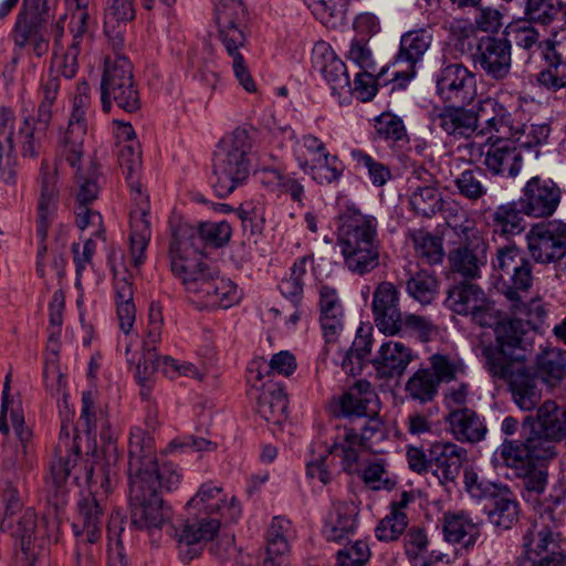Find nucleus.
Wrapping results in <instances>:
<instances>
[{
	"label": "nucleus",
	"mask_w": 566,
	"mask_h": 566,
	"mask_svg": "<svg viewBox=\"0 0 566 566\" xmlns=\"http://www.w3.org/2000/svg\"><path fill=\"white\" fill-rule=\"evenodd\" d=\"M337 245L349 273L357 276L373 273L380 265L382 249L377 219L347 207L338 218Z\"/></svg>",
	"instance_id": "nucleus-1"
},
{
	"label": "nucleus",
	"mask_w": 566,
	"mask_h": 566,
	"mask_svg": "<svg viewBox=\"0 0 566 566\" xmlns=\"http://www.w3.org/2000/svg\"><path fill=\"white\" fill-rule=\"evenodd\" d=\"M193 233L188 227H177L172 232L169 258L171 271L189 298L200 304L217 272L208 264L203 253H198V248L193 245L198 241H191Z\"/></svg>",
	"instance_id": "nucleus-2"
},
{
	"label": "nucleus",
	"mask_w": 566,
	"mask_h": 566,
	"mask_svg": "<svg viewBox=\"0 0 566 566\" xmlns=\"http://www.w3.org/2000/svg\"><path fill=\"white\" fill-rule=\"evenodd\" d=\"M250 150L251 140L245 129H235L218 143L212 171L216 178L213 188L219 197H228L248 179Z\"/></svg>",
	"instance_id": "nucleus-3"
},
{
	"label": "nucleus",
	"mask_w": 566,
	"mask_h": 566,
	"mask_svg": "<svg viewBox=\"0 0 566 566\" xmlns=\"http://www.w3.org/2000/svg\"><path fill=\"white\" fill-rule=\"evenodd\" d=\"M57 453L50 465L45 482L49 501L55 506H62L66 502L70 479L76 483L84 480L92 489L93 467L82 461L78 447L71 440L67 426H62Z\"/></svg>",
	"instance_id": "nucleus-4"
},
{
	"label": "nucleus",
	"mask_w": 566,
	"mask_h": 566,
	"mask_svg": "<svg viewBox=\"0 0 566 566\" xmlns=\"http://www.w3.org/2000/svg\"><path fill=\"white\" fill-rule=\"evenodd\" d=\"M505 300L511 317L496 325V344L512 350L524 349V337L530 331L542 332L548 311L538 296L526 301L525 297H514V293L510 291Z\"/></svg>",
	"instance_id": "nucleus-5"
},
{
	"label": "nucleus",
	"mask_w": 566,
	"mask_h": 566,
	"mask_svg": "<svg viewBox=\"0 0 566 566\" xmlns=\"http://www.w3.org/2000/svg\"><path fill=\"white\" fill-rule=\"evenodd\" d=\"M99 92L105 113L111 112L113 102L127 113L139 109L140 96L127 57L114 55L105 59Z\"/></svg>",
	"instance_id": "nucleus-6"
},
{
	"label": "nucleus",
	"mask_w": 566,
	"mask_h": 566,
	"mask_svg": "<svg viewBox=\"0 0 566 566\" xmlns=\"http://www.w3.org/2000/svg\"><path fill=\"white\" fill-rule=\"evenodd\" d=\"M90 2L91 0H65L71 18L69 30L72 39L63 55L56 56L53 62L57 73L65 78L75 76L78 69L77 57L92 39L95 21L91 17Z\"/></svg>",
	"instance_id": "nucleus-7"
},
{
	"label": "nucleus",
	"mask_w": 566,
	"mask_h": 566,
	"mask_svg": "<svg viewBox=\"0 0 566 566\" xmlns=\"http://www.w3.org/2000/svg\"><path fill=\"white\" fill-rule=\"evenodd\" d=\"M493 266L500 273L504 297H509L510 291L514 297H526L533 283L532 264L521 249L513 243L500 248Z\"/></svg>",
	"instance_id": "nucleus-8"
},
{
	"label": "nucleus",
	"mask_w": 566,
	"mask_h": 566,
	"mask_svg": "<svg viewBox=\"0 0 566 566\" xmlns=\"http://www.w3.org/2000/svg\"><path fill=\"white\" fill-rule=\"evenodd\" d=\"M479 136L489 142L521 140L523 126L516 122L510 109L493 97L479 102Z\"/></svg>",
	"instance_id": "nucleus-9"
},
{
	"label": "nucleus",
	"mask_w": 566,
	"mask_h": 566,
	"mask_svg": "<svg viewBox=\"0 0 566 566\" xmlns=\"http://www.w3.org/2000/svg\"><path fill=\"white\" fill-rule=\"evenodd\" d=\"M129 503L132 506V525L138 530L148 532L154 537L160 532L168 518V510L164 507L159 494L144 491L142 482L129 483Z\"/></svg>",
	"instance_id": "nucleus-10"
},
{
	"label": "nucleus",
	"mask_w": 566,
	"mask_h": 566,
	"mask_svg": "<svg viewBox=\"0 0 566 566\" xmlns=\"http://www.w3.org/2000/svg\"><path fill=\"white\" fill-rule=\"evenodd\" d=\"M562 200V189L552 178L534 176L522 188L520 205L526 216L548 218L557 210Z\"/></svg>",
	"instance_id": "nucleus-11"
},
{
	"label": "nucleus",
	"mask_w": 566,
	"mask_h": 566,
	"mask_svg": "<svg viewBox=\"0 0 566 566\" xmlns=\"http://www.w3.org/2000/svg\"><path fill=\"white\" fill-rule=\"evenodd\" d=\"M135 208L130 212V258L132 264L138 269L145 261V251L151 237L148 220V196L142 190L137 177L127 179Z\"/></svg>",
	"instance_id": "nucleus-12"
},
{
	"label": "nucleus",
	"mask_w": 566,
	"mask_h": 566,
	"mask_svg": "<svg viewBox=\"0 0 566 566\" xmlns=\"http://www.w3.org/2000/svg\"><path fill=\"white\" fill-rule=\"evenodd\" d=\"M436 91L444 102L470 104L476 92L474 74L461 63H443L436 74Z\"/></svg>",
	"instance_id": "nucleus-13"
},
{
	"label": "nucleus",
	"mask_w": 566,
	"mask_h": 566,
	"mask_svg": "<svg viewBox=\"0 0 566 566\" xmlns=\"http://www.w3.org/2000/svg\"><path fill=\"white\" fill-rule=\"evenodd\" d=\"M526 239L530 253L536 262L551 263L566 253V224L563 222L535 224Z\"/></svg>",
	"instance_id": "nucleus-14"
},
{
	"label": "nucleus",
	"mask_w": 566,
	"mask_h": 566,
	"mask_svg": "<svg viewBox=\"0 0 566 566\" xmlns=\"http://www.w3.org/2000/svg\"><path fill=\"white\" fill-rule=\"evenodd\" d=\"M91 96H74L67 127L59 140V155L71 167H75L84 155V139L87 132L86 113Z\"/></svg>",
	"instance_id": "nucleus-15"
},
{
	"label": "nucleus",
	"mask_w": 566,
	"mask_h": 566,
	"mask_svg": "<svg viewBox=\"0 0 566 566\" xmlns=\"http://www.w3.org/2000/svg\"><path fill=\"white\" fill-rule=\"evenodd\" d=\"M473 63L492 80L507 77L512 65V45L507 39L483 36L476 44Z\"/></svg>",
	"instance_id": "nucleus-16"
},
{
	"label": "nucleus",
	"mask_w": 566,
	"mask_h": 566,
	"mask_svg": "<svg viewBox=\"0 0 566 566\" xmlns=\"http://www.w3.org/2000/svg\"><path fill=\"white\" fill-rule=\"evenodd\" d=\"M399 302L400 292L394 283L382 281L375 287L371 302L374 322L386 335H397L402 331Z\"/></svg>",
	"instance_id": "nucleus-17"
},
{
	"label": "nucleus",
	"mask_w": 566,
	"mask_h": 566,
	"mask_svg": "<svg viewBox=\"0 0 566 566\" xmlns=\"http://www.w3.org/2000/svg\"><path fill=\"white\" fill-rule=\"evenodd\" d=\"M542 57L548 64L537 75L541 86L558 91L566 86V29L553 31L544 40Z\"/></svg>",
	"instance_id": "nucleus-18"
},
{
	"label": "nucleus",
	"mask_w": 566,
	"mask_h": 566,
	"mask_svg": "<svg viewBox=\"0 0 566 566\" xmlns=\"http://www.w3.org/2000/svg\"><path fill=\"white\" fill-rule=\"evenodd\" d=\"M2 531L9 532L15 539L19 547L17 558L20 563H23L21 566H35V560L45 552V539L35 535L36 515L33 509H25L14 518L10 528Z\"/></svg>",
	"instance_id": "nucleus-19"
},
{
	"label": "nucleus",
	"mask_w": 566,
	"mask_h": 566,
	"mask_svg": "<svg viewBox=\"0 0 566 566\" xmlns=\"http://www.w3.org/2000/svg\"><path fill=\"white\" fill-rule=\"evenodd\" d=\"M57 166L51 167L43 159L39 172L40 192L38 199L36 235L42 243L48 234V229L55 216L60 190L57 187Z\"/></svg>",
	"instance_id": "nucleus-20"
},
{
	"label": "nucleus",
	"mask_w": 566,
	"mask_h": 566,
	"mask_svg": "<svg viewBox=\"0 0 566 566\" xmlns=\"http://www.w3.org/2000/svg\"><path fill=\"white\" fill-rule=\"evenodd\" d=\"M467 243L450 252L451 270L463 277L474 279L480 275L481 266L486 264L488 243L476 229L464 228Z\"/></svg>",
	"instance_id": "nucleus-21"
},
{
	"label": "nucleus",
	"mask_w": 566,
	"mask_h": 566,
	"mask_svg": "<svg viewBox=\"0 0 566 566\" xmlns=\"http://www.w3.org/2000/svg\"><path fill=\"white\" fill-rule=\"evenodd\" d=\"M317 293L319 323L326 342L324 352L327 354L328 346L337 342L344 329L345 312L336 287L321 282L317 285Z\"/></svg>",
	"instance_id": "nucleus-22"
},
{
	"label": "nucleus",
	"mask_w": 566,
	"mask_h": 566,
	"mask_svg": "<svg viewBox=\"0 0 566 566\" xmlns=\"http://www.w3.org/2000/svg\"><path fill=\"white\" fill-rule=\"evenodd\" d=\"M220 527L216 518L186 521L176 530L179 556L184 563L198 557L206 542L212 539Z\"/></svg>",
	"instance_id": "nucleus-23"
},
{
	"label": "nucleus",
	"mask_w": 566,
	"mask_h": 566,
	"mask_svg": "<svg viewBox=\"0 0 566 566\" xmlns=\"http://www.w3.org/2000/svg\"><path fill=\"white\" fill-rule=\"evenodd\" d=\"M467 455V450L453 442L437 441L429 449L430 470L440 484H455Z\"/></svg>",
	"instance_id": "nucleus-24"
},
{
	"label": "nucleus",
	"mask_w": 566,
	"mask_h": 566,
	"mask_svg": "<svg viewBox=\"0 0 566 566\" xmlns=\"http://www.w3.org/2000/svg\"><path fill=\"white\" fill-rule=\"evenodd\" d=\"M161 370L167 377L176 378L186 376L191 378H201L198 368L187 361H178L170 356L160 357L156 349L143 348V356L136 368V378L138 382L146 387L157 370Z\"/></svg>",
	"instance_id": "nucleus-25"
},
{
	"label": "nucleus",
	"mask_w": 566,
	"mask_h": 566,
	"mask_svg": "<svg viewBox=\"0 0 566 566\" xmlns=\"http://www.w3.org/2000/svg\"><path fill=\"white\" fill-rule=\"evenodd\" d=\"M562 534L558 528L536 522L523 536V548L526 559L552 558L554 563L562 557Z\"/></svg>",
	"instance_id": "nucleus-26"
},
{
	"label": "nucleus",
	"mask_w": 566,
	"mask_h": 566,
	"mask_svg": "<svg viewBox=\"0 0 566 566\" xmlns=\"http://www.w3.org/2000/svg\"><path fill=\"white\" fill-rule=\"evenodd\" d=\"M11 374H7L2 391V405L0 412V433L9 434L8 418L10 419L13 432L20 441L18 455L22 453L24 457L29 453V443L32 440V431L25 426L22 401L20 398L10 397Z\"/></svg>",
	"instance_id": "nucleus-27"
},
{
	"label": "nucleus",
	"mask_w": 566,
	"mask_h": 566,
	"mask_svg": "<svg viewBox=\"0 0 566 566\" xmlns=\"http://www.w3.org/2000/svg\"><path fill=\"white\" fill-rule=\"evenodd\" d=\"M77 506L82 523L81 525L77 523L73 524L76 539L97 544L102 535L103 516L106 506L104 496L90 491L87 494L82 495Z\"/></svg>",
	"instance_id": "nucleus-28"
},
{
	"label": "nucleus",
	"mask_w": 566,
	"mask_h": 566,
	"mask_svg": "<svg viewBox=\"0 0 566 566\" xmlns=\"http://www.w3.org/2000/svg\"><path fill=\"white\" fill-rule=\"evenodd\" d=\"M244 9L240 0H221L216 4L214 20L219 40L224 48L245 45L247 39L242 30Z\"/></svg>",
	"instance_id": "nucleus-29"
},
{
	"label": "nucleus",
	"mask_w": 566,
	"mask_h": 566,
	"mask_svg": "<svg viewBox=\"0 0 566 566\" xmlns=\"http://www.w3.org/2000/svg\"><path fill=\"white\" fill-rule=\"evenodd\" d=\"M412 358V350L402 342L387 340L370 361L378 378L390 380L401 377Z\"/></svg>",
	"instance_id": "nucleus-30"
},
{
	"label": "nucleus",
	"mask_w": 566,
	"mask_h": 566,
	"mask_svg": "<svg viewBox=\"0 0 566 566\" xmlns=\"http://www.w3.org/2000/svg\"><path fill=\"white\" fill-rule=\"evenodd\" d=\"M312 63L313 69L324 77L334 94L350 86L345 63L328 43L324 41L315 43L312 50Z\"/></svg>",
	"instance_id": "nucleus-31"
},
{
	"label": "nucleus",
	"mask_w": 566,
	"mask_h": 566,
	"mask_svg": "<svg viewBox=\"0 0 566 566\" xmlns=\"http://www.w3.org/2000/svg\"><path fill=\"white\" fill-rule=\"evenodd\" d=\"M520 140L491 142L484 156V166L494 176L515 178L522 169V151L515 145Z\"/></svg>",
	"instance_id": "nucleus-32"
},
{
	"label": "nucleus",
	"mask_w": 566,
	"mask_h": 566,
	"mask_svg": "<svg viewBox=\"0 0 566 566\" xmlns=\"http://www.w3.org/2000/svg\"><path fill=\"white\" fill-rule=\"evenodd\" d=\"M187 510L193 514L205 513H227L230 518L234 520L240 515V507L237 505L234 497L228 503L227 494L213 482H206L200 485L197 493L187 502Z\"/></svg>",
	"instance_id": "nucleus-33"
},
{
	"label": "nucleus",
	"mask_w": 566,
	"mask_h": 566,
	"mask_svg": "<svg viewBox=\"0 0 566 566\" xmlns=\"http://www.w3.org/2000/svg\"><path fill=\"white\" fill-rule=\"evenodd\" d=\"M64 298L61 293H54L50 303V342L51 353L46 356L43 377L46 386L51 389H60L65 381L57 365L59 346L56 335L63 322Z\"/></svg>",
	"instance_id": "nucleus-34"
},
{
	"label": "nucleus",
	"mask_w": 566,
	"mask_h": 566,
	"mask_svg": "<svg viewBox=\"0 0 566 566\" xmlns=\"http://www.w3.org/2000/svg\"><path fill=\"white\" fill-rule=\"evenodd\" d=\"M443 537L448 543L472 549L481 536L482 523L464 511L443 515Z\"/></svg>",
	"instance_id": "nucleus-35"
},
{
	"label": "nucleus",
	"mask_w": 566,
	"mask_h": 566,
	"mask_svg": "<svg viewBox=\"0 0 566 566\" xmlns=\"http://www.w3.org/2000/svg\"><path fill=\"white\" fill-rule=\"evenodd\" d=\"M128 458L129 483L143 482L140 474L153 468L157 459L154 438L139 427L130 430Z\"/></svg>",
	"instance_id": "nucleus-36"
},
{
	"label": "nucleus",
	"mask_w": 566,
	"mask_h": 566,
	"mask_svg": "<svg viewBox=\"0 0 566 566\" xmlns=\"http://www.w3.org/2000/svg\"><path fill=\"white\" fill-rule=\"evenodd\" d=\"M338 407L346 418L377 416V396L368 381L359 380L338 399Z\"/></svg>",
	"instance_id": "nucleus-37"
},
{
	"label": "nucleus",
	"mask_w": 566,
	"mask_h": 566,
	"mask_svg": "<svg viewBox=\"0 0 566 566\" xmlns=\"http://www.w3.org/2000/svg\"><path fill=\"white\" fill-rule=\"evenodd\" d=\"M524 427L562 441L566 438V409L553 400H546L538 407L535 416L530 415L525 418Z\"/></svg>",
	"instance_id": "nucleus-38"
},
{
	"label": "nucleus",
	"mask_w": 566,
	"mask_h": 566,
	"mask_svg": "<svg viewBox=\"0 0 566 566\" xmlns=\"http://www.w3.org/2000/svg\"><path fill=\"white\" fill-rule=\"evenodd\" d=\"M450 432L460 442L476 443L484 440L488 428L484 419L469 408L454 409L447 417Z\"/></svg>",
	"instance_id": "nucleus-39"
},
{
	"label": "nucleus",
	"mask_w": 566,
	"mask_h": 566,
	"mask_svg": "<svg viewBox=\"0 0 566 566\" xmlns=\"http://www.w3.org/2000/svg\"><path fill=\"white\" fill-rule=\"evenodd\" d=\"M256 412L273 424H282L286 420L287 398L282 387L272 381L262 382L256 391Z\"/></svg>",
	"instance_id": "nucleus-40"
},
{
	"label": "nucleus",
	"mask_w": 566,
	"mask_h": 566,
	"mask_svg": "<svg viewBox=\"0 0 566 566\" xmlns=\"http://www.w3.org/2000/svg\"><path fill=\"white\" fill-rule=\"evenodd\" d=\"M433 41L430 28H419L407 31L400 38L399 51L396 55L397 62H406L411 70L409 77L416 75V66L422 62L424 54Z\"/></svg>",
	"instance_id": "nucleus-41"
},
{
	"label": "nucleus",
	"mask_w": 566,
	"mask_h": 566,
	"mask_svg": "<svg viewBox=\"0 0 566 566\" xmlns=\"http://www.w3.org/2000/svg\"><path fill=\"white\" fill-rule=\"evenodd\" d=\"M296 537L292 522L284 516H274L265 534L266 558L263 566H279L275 558L290 552L291 543Z\"/></svg>",
	"instance_id": "nucleus-42"
},
{
	"label": "nucleus",
	"mask_w": 566,
	"mask_h": 566,
	"mask_svg": "<svg viewBox=\"0 0 566 566\" xmlns=\"http://www.w3.org/2000/svg\"><path fill=\"white\" fill-rule=\"evenodd\" d=\"M437 123L448 135L464 138L479 136V109L475 113L462 106L444 107L437 115Z\"/></svg>",
	"instance_id": "nucleus-43"
},
{
	"label": "nucleus",
	"mask_w": 566,
	"mask_h": 566,
	"mask_svg": "<svg viewBox=\"0 0 566 566\" xmlns=\"http://www.w3.org/2000/svg\"><path fill=\"white\" fill-rule=\"evenodd\" d=\"M526 216L521 205L515 201L505 202L495 207L489 216V226L494 234L509 239L521 234L526 227Z\"/></svg>",
	"instance_id": "nucleus-44"
},
{
	"label": "nucleus",
	"mask_w": 566,
	"mask_h": 566,
	"mask_svg": "<svg viewBox=\"0 0 566 566\" xmlns=\"http://www.w3.org/2000/svg\"><path fill=\"white\" fill-rule=\"evenodd\" d=\"M357 514V509L353 503L334 502L324 525L326 538L332 542H339L354 534Z\"/></svg>",
	"instance_id": "nucleus-45"
},
{
	"label": "nucleus",
	"mask_w": 566,
	"mask_h": 566,
	"mask_svg": "<svg viewBox=\"0 0 566 566\" xmlns=\"http://www.w3.org/2000/svg\"><path fill=\"white\" fill-rule=\"evenodd\" d=\"M113 271L119 328L126 336H129L136 319L130 275H128L126 272H119L115 268Z\"/></svg>",
	"instance_id": "nucleus-46"
},
{
	"label": "nucleus",
	"mask_w": 566,
	"mask_h": 566,
	"mask_svg": "<svg viewBox=\"0 0 566 566\" xmlns=\"http://www.w3.org/2000/svg\"><path fill=\"white\" fill-rule=\"evenodd\" d=\"M145 471L140 474L142 485L144 491L150 493V495L159 494V491L171 492L178 489L182 480L181 470L172 462L159 464L156 461L153 468Z\"/></svg>",
	"instance_id": "nucleus-47"
},
{
	"label": "nucleus",
	"mask_w": 566,
	"mask_h": 566,
	"mask_svg": "<svg viewBox=\"0 0 566 566\" xmlns=\"http://www.w3.org/2000/svg\"><path fill=\"white\" fill-rule=\"evenodd\" d=\"M365 449L367 448L361 444L358 434L345 428L342 433H337L329 452L340 455L344 471L353 474L360 471L359 459Z\"/></svg>",
	"instance_id": "nucleus-48"
},
{
	"label": "nucleus",
	"mask_w": 566,
	"mask_h": 566,
	"mask_svg": "<svg viewBox=\"0 0 566 566\" xmlns=\"http://www.w3.org/2000/svg\"><path fill=\"white\" fill-rule=\"evenodd\" d=\"M486 295L483 290L472 283H458L449 289L446 305L452 312L468 316L473 310H478Z\"/></svg>",
	"instance_id": "nucleus-49"
},
{
	"label": "nucleus",
	"mask_w": 566,
	"mask_h": 566,
	"mask_svg": "<svg viewBox=\"0 0 566 566\" xmlns=\"http://www.w3.org/2000/svg\"><path fill=\"white\" fill-rule=\"evenodd\" d=\"M538 376L551 387H555L566 376V352L547 346L536 358Z\"/></svg>",
	"instance_id": "nucleus-50"
},
{
	"label": "nucleus",
	"mask_w": 566,
	"mask_h": 566,
	"mask_svg": "<svg viewBox=\"0 0 566 566\" xmlns=\"http://www.w3.org/2000/svg\"><path fill=\"white\" fill-rule=\"evenodd\" d=\"M50 123L25 117L18 133L20 153L23 158L34 159L39 156Z\"/></svg>",
	"instance_id": "nucleus-51"
},
{
	"label": "nucleus",
	"mask_w": 566,
	"mask_h": 566,
	"mask_svg": "<svg viewBox=\"0 0 566 566\" xmlns=\"http://www.w3.org/2000/svg\"><path fill=\"white\" fill-rule=\"evenodd\" d=\"M489 503L490 521L496 526L510 528L518 513V504L511 490L502 485Z\"/></svg>",
	"instance_id": "nucleus-52"
},
{
	"label": "nucleus",
	"mask_w": 566,
	"mask_h": 566,
	"mask_svg": "<svg viewBox=\"0 0 566 566\" xmlns=\"http://www.w3.org/2000/svg\"><path fill=\"white\" fill-rule=\"evenodd\" d=\"M178 227H188L195 232L191 241H198V244H193L198 248V253H202L205 243L213 248H221L226 245L232 234L231 226L227 221L202 222L198 228H195L189 223H180Z\"/></svg>",
	"instance_id": "nucleus-53"
},
{
	"label": "nucleus",
	"mask_w": 566,
	"mask_h": 566,
	"mask_svg": "<svg viewBox=\"0 0 566 566\" xmlns=\"http://www.w3.org/2000/svg\"><path fill=\"white\" fill-rule=\"evenodd\" d=\"M207 291L200 302V305L205 307L229 308L241 298L238 286L231 280L220 277L218 274Z\"/></svg>",
	"instance_id": "nucleus-54"
},
{
	"label": "nucleus",
	"mask_w": 566,
	"mask_h": 566,
	"mask_svg": "<svg viewBox=\"0 0 566 566\" xmlns=\"http://www.w3.org/2000/svg\"><path fill=\"white\" fill-rule=\"evenodd\" d=\"M409 205L418 216L431 218L442 209L443 199L434 186L418 185L409 195Z\"/></svg>",
	"instance_id": "nucleus-55"
},
{
	"label": "nucleus",
	"mask_w": 566,
	"mask_h": 566,
	"mask_svg": "<svg viewBox=\"0 0 566 566\" xmlns=\"http://www.w3.org/2000/svg\"><path fill=\"white\" fill-rule=\"evenodd\" d=\"M512 352L499 344L482 347L481 355L493 377L509 380L518 371L514 368Z\"/></svg>",
	"instance_id": "nucleus-56"
},
{
	"label": "nucleus",
	"mask_w": 566,
	"mask_h": 566,
	"mask_svg": "<svg viewBox=\"0 0 566 566\" xmlns=\"http://www.w3.org/2000/svg\"><path fill=\"white\" fill-rule=\"evenodd\" d=\"M429 369L439 385L455 381L467 374L463 359L454 354H433L429 358Z\"/></svg>",
	"instance_id": "nucleus-57"
},
{
	"label": "nucleus",
	"mask_w": 566,
	"mask_h": 566,
	"mask_svg": "<svg viewBox=\"0 0 566 566\" xmlns=\"http://www.w3.org/2000/svg\"><path fill=\"white\" fill-rule=\"evenodd\" d=\"M530 464H544L557 455L556 446L559 440L547 437L545 433L528 428V433L524 440Z\"/></svg>",
	"instance_id": "nucleus-58"
},
{
	"label": "nucleus",
	"mask_w": 566,
	"mask_h": 566,
	"mask_svg": "<svg viewBox=\"0 0 566 566\" xmlns=\"http://www.w3.org/2000/svg\"><path fill=\"white\" fill-rule=\"evenodd\" d=\"M344 169V164L338 156L328 151L319 161L310 165V167L302 171L318 185H331L339 181Z\"/></svg>",
	"instance_id": "nucleus-59"
},
{
	"label": "nucleus",
	"mask_w": 566,
	"mask_h": 566,
	"mask_svg": "<svg viewBox=\"0 0 566 566\" xmlns=\"http://www.w3.org/2000/svg\"><path fill=\"white\" fill-rule=\"evenodd\" d=\"M509 381L514 401L518 408L525 411L533 410L541 400V394L534 379L522 371H517Z\"/></svg>",
	"instance_id": "nucleus-60"
},
{
	"label": "nucleus",
	"mask_w": 566,
	"mask_h": 566,
	"mask_svg": "<svg viewBox=\"0 0 566 566\" xmlns=\"http://www.w3.org/2000/svg\"><path fill=\"white\" fill-rule=\"evenodd\" d=\"M438 388L439 382L430 369L421 368L408 379L405 390L411 399L426 403L433 400L438 394Z\"/></svg>",
	"instance_id": "nucleus-61"
},
{
	"label": "nucleus",
	"mask_w": 566,
	"mask_h": 566,
	"mask_svg": "<svg viewBox=\"0 0 566 566\" xmlns=\"http://www.w3.org/2000/svg\"><path fill=\"white\" fill-rule=\"evenodd\" d=\"M326 153L328 149L325 143L312 134L303 135L293 146V156L301 170L319 161Z\"/></svg>",
	"instance_id": "nucleus-62"
},
{
	"label": "nucleus",
	"mask_w": 566,
	"mask_h": 566,
	"mask_svg": "<svg viewBox=\"0 0 566 566\" xmlns=\"http://www.w3.org/2000/svg\"><path fill=\"white\" fill-rule=\"evenodd\" d=\"M92 14V1L90 2ZM134 0H106L104 9V29L107 34L115 31L122 24H127L135 19ZM94 20V18H92Z\"/></svg>",
	"instance_id": "nucleus-63"
},
{
	"label": "nucleus",
	"mask_w": 566,
	"mask_h": 566,
	"mask_svg": "<svg viewBox=\"0 0 566 566\" xmlns=\"http://www.w3.org/2000/svg\"><path fill=\"white\" fill-rule=\"evenodd\" d=\"M405 553L413 566H429L424 554L428 552L429 538L423 528H409L403 538Z\"/></svg>",
	"instance_id": "nucleus-64"
}]
</instances>
